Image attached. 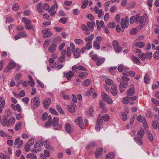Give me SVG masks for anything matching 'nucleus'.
<instances>
[{
	"label": "nucleus",
	"mask_w": 159,
	"mask_h": 159,
	"mask_svg": "<svg viewBox=\"0 0 159 159\" xmlns=\"http://www.w3.org/2000/svg\"><path fill=\"white\" fill-rule=\"evenodd\" d=\"M8 116H3V121L2 123V125L4 126H11L14 124L15 122V119L13 117L9 118Z\"/></svg>",
	"instance_id": "obj_1"
},
{
	"label": "nucleus",
	"mask_w": 159,
	"mask_h": 159,
	"mask_svg": "<svg viewBox=\"0 0 159 159\" xmlns=\"http://www.w3.org/2000/svg\"><path fill=\"white\" fill-rule=\"evenodd\" d=\"M40 100L37 96L33 98L31 100V106L33 109H36L40 105Z\"/></svg>",
	"instance_id": "obj_2"
},
{
	"label": "nucleus",
	"mask_w": 159,
	"mask_h": 159,
	"mask_svg": "<svg viewBox=\"0 0 159 159\" xmlns=\"http://www.w3.org/2000/svg\"><path fill=\"white\" fill-rule=\"evenodd\" d=\"M140 14L138 13L135 16V23L139 24L140 26H142L144 25L145 22L144 17L143 16H140Z\"/></svg>",
	"instance_id": "obj_3"
},
{
	"label": "nucleus",
	"mask_w": 159,
	"mask_h": 159,
	"mask_svg": "<svg viewBox=\"0 0 159 159\" xmlns=\"http://www.w3.org/2000/svg\"><path fill=\"white\" fill-rule=\"evenodd\" d=\"M41 32L43 34V37L44 39L50 37L52 35V33L51 32L50 30L48 28H45L42 30Z\"/></svg>",
	"instance_id": "obj_4"
},
{
	"label": "nucleus",
	"mask_w": 159,
	"mask_h": 159,
	"mask_svg": "<svg viewBox=\"0 0 159 159\" xmlns=\"http://www.w3.org/2000/svg\"><path fill=\"white\" fill-rule=\"evenodd\" d=\"M129 80L128 78H124L123 77L122 79L120 80V85L124 88H126L128 85V82Z\"/></svg>",
	"instance_id": "obj_5"
},
{
	"label": "nucleus",
	"mask_w": 159,
	"mask_h": 159,
	"mask_svg": "<svg viewBox=\"0 0 159 159\" xmlns=\"http://www.w3.org/2000/svg\"><path fill=\"white\" fill-rule=\"evenodd\" d=\"M101 95L103 101L107 102L109 104H111L112 103V100L107 93L104 92H102Z\"/></svg>",
	"instance_id": "obj_6"
},
{
	"label": "nucleus",
	"mask_w": 159,
	"mask_h": 159,
	"mask_svg": "<svg viewBox=\"0 0 159 159\" xmlns=\"http://www.w3.org/2000/svg\"><path fill=\"white\" fill-rule=\"evenodd\" d=\"M112 45L116 52L120 53L121 52L122 48L119 46V43L117 40H114L113 41Z\"/></svg>",
	"instance_id": "obj_7"
},
{
	"label": "nucleus",
	"mask_w": 159,
	"mask_h": 159,
	"mask_svg": "<svg viewBox=\"0 0 159 159\" xmlns=\"http://www.w3.org/2000/svg\"><path fill=\"white\" fill-rule=\"evenodd\" d=\"M16 66V63L14 62H11L8 64L7 68H5L4 71L5 72H8L14 68Z\"/></svg>",
	"instance_id": "obj_8"
},
{
	"label": "nucleus",
	"mask_w": 159,
	"mask_h": 159,
	"mask_svg": "<svg viewBox=\"0 0 159 159\" xmlns=\"http://www.w3.org/2000/svg\"><path fill=\"white\" fill-rule=\"evenodd\" d=\"M135 93L134 85L133 84L130 86V87L127 91V94L129 96H132Z\"/></svg>",
	"instance_id": "obj_9"
},
{
	"label": "nucleus",
	"mask_w": 159,
	"mask_h": 159,
	"mask_svg": "<svg viewBox=\"0 0 159 159\" xmlns=\"http://www.w3.org/2000/svg\"><path fill=\"white\" fill-rule=\"evenodd\" d=\"M127 18V20H125L123 18H122L121 20V25L123 29L125 28H127L128 26V18L127 17H126Z\"/></svg>",
	"instance_id": "obj_10"
},
{
	"label": "nucleus",
	"mask_w": 159,
	"mask_h": 159,
	"mask_svg": "<svg viewBox=\"0 0 159 159\" xmlns=\"http://www.w3.org/2000/svg\"><path fill=\"white\" fill-rule=\"evenodd\" d=\"M14 144L16 145L17 144V148L18 149L21 148L23 145V142L22 140H20V138H17L16 139L14 142Z\"/></svg>",
	"instance_id": "obj_11"
},
{
	"label": "nucleus",
	"mask_w": 159,
	"mask_h": 159,
	"mask_svg": "<svg viewBox=\"0 0 159 159\" xmlns=\"http://www.w3.org/2000/svg\"><path fill=\"white\" fill-rule=\"evenodd\" d=\"M11 107L15 111H17L19 112L22 111L20 105L18 104L15 105L13 104H11Z\"/></svg>",
	"instance_id": "obj_12"
},
{
	"label": "nucleus",
	"mask_w": 159,
	"mask_h": 159,
	"mask_svg": "<svg viewBox=\"0 0 159 159\" xmlns=\"http://www.w3.org/2000/svg\"><path fill=\"white\" fill-rule=\"evenodd\" d=\"M103 149L102 148L97 149L95 152V157L96 158H98L99 156H102L103 153Z\"/></svg>",
	"instance_id": "obj_13"
},
{
	"label": "nucleus",
	"mask_w": 159,
	"mask_h": 159,
	"mask_svg": "<svg viewBox=\"0 0 159 159\" xmlns=\"http://www.w3.org/2000/svg\"><path fill=\"white\" fill-rule=\"evenodd\" d=\"M51 102V99L50 98H48L45 99L43 102V106L45 109H47L48 108Z\"/></svg>",
	"instance_id": "obj_14"
},
{
	"label": "nucleus",
	"mask_w": 159,
	"mask_h": 159,
	"mask_svg": "<svg viewBox=\"0 0 159 159\" xmlns=\"http://www.w3.org/2000/svg\"><path fill=\"white\" fill-rule=\"evenodd\" d=\"M65 130L68 133H70L72 131L71 125L69 123L66 124L65 126Z\"/></svg>",
	"instance_id": "obj_15"
},
{
	"label": "nucleus",
	"mask_w": 159,
	"mask_h": 159,
	"mask_svg": "<svg viewBox=\"0 0 159 159\" xmlns=\"http://www.w3.org/2000/svg\"><path fill=\"white\" fill-rule=\"evenodd\" d=\"M72 52L75 58H78L80 57L81 51L79 48H76L75 50H72Z\"/></svg>",
	"instance_id": "obj_16"
},
{
	"label": "nucleus",
	"mask_w": 159,
	"mask_h": 159,
	"mask_svg": "<svg viewBox=\"0 0 159 159\" xmlns=\"http://www.w3.org/2000/svg\"><path fill=\"white\" fill-rule=\"evenodd\" d=\"M57 48V45L52 43L51 45L48 47V51L50 52H54Z\"/></svg>",
	"instance_id": "obj_17"
},
{
	"label": "nucleus",
	"mask_w": 159,
	"mask_h": 159,
	"mask_svg": "<svg viewBox=\"0 0 159 159\" xmlns=\"http://www.w3.org/2000/svg\"><path fill=\"white\" fill-rule=\"evenodd\" d=\"M111 92L113 96H115L117 93V90L116 86L115 85L111 86Z\"/></svg>",
	"instance_id": "obj_18"
},
{
	"label": "nucleus",
	"mask_w": 159,
	"mask_h": 159,
	"mask_svg": "<svg viewBox=\"0 0 159 159\" xmlns=\"http://www.w3.org/2000/svg\"><path fill=\"white\" fill-rule=\"evenodd\" d=\"M76 121L78 123L79 126L81 129H83L84 128V123L81 118L79 117L76 120Z\"/></svg>",
	"instance_id": "obj_19"
},
{
	"label": "nucleus",
	"mask_w": 159,
	"mask_h": 159,
	"mask_svg": "<svg viewBox=\"0 0 159 159\" xmlns=\"http://www.w3.org/2000/svg\"><path fill=\"white\" fill-rule=\"evenodd\" d=\"M94 9L95 12L97 14H98V17H101L103 14L102 9H100V10H99V9L97 6H95V7Z\"/></svg>",
	"instance_id": "obj_20"
},
{
	"label": "nucleus",
	"mask_w": 159,
	"mask_h": 159,
	"mask_svg": "<svg viewBox=\"0 0 159 159\" xmlns=\"http://www.w3.org/2000/svg\"><path fill=\"white\" fill-rule=\"evenodd\" d=\"M87 27H88V28L89 29L91 30H93L94 29V26L95 27V24L94 21H93L92 22H87Z\"/></svg>",
	"instance_id": "obj_21"
},
{
	"label": "nucleus",
	"mask_w": 159,
	"mask_h": 159,
	"mask_svg": "<svg viewBox=\"0 0 159 159\" xmlns=\"http://www.w3.org/2000/svg\"><path fill=\"white\" fill-rule=\"evenodd\" d=\"M132 60L134 63L137 64L139 65L141 63V61L139 58L134 56L132 57Z\"/></svg>",
	"instance_id": "obj_22"
},
{
	"label": "nucleus",
	"mask_w": 159,
	"mask_h": 159,
	"mask_svg": "<svg viewBox=\"0 0 159 159\" xmlns=\"http://www.w3.org/2000/svg\"><path fill=\"white\" fill-rule=\"evenodd\" d=\"M61 38L60 37L57 36L53 40L52 43L56 45L57 46V44L61 42Z\"/></svg>",
	"instance_id": "obj_23"
},
{
	"label": "nucleus",
	"mask_w": 159,
	"mask_h": 159,
	"mask_svg": "<svg viewBox=\"0 0 159 159\" xmlns=\"http://www.w3.org/2000/svg\"><path fill=\"white\" fill-rule=\"evenodd\" d=\"M34 149L36 150V153L37 151H40L41 150V147L38 142L35 143L34 145Z\"/></svg>",
	"instance_id": "obj_24"
},
{
	"label": "nucleus",
	"mask_w": 159,
	"mask_h": 159,
	"mask_svg": "<svg viewBox=\"0 0 159 159\" xmlns=\"http://www.w3.org/2000/svg\"><path fill=\"white\" fill-rule=\"evenodd\" d=\"M43 144L45 148L48 149V150H51L52 148L50 146V142L48 140H45V141L43 142Z\"/></svg>",
	"instance_id": "obj_25"
},
{
	"label": "nucleus",
	"mask_w": 159,
	"mask_h": 159,
	"mask_svg": "<svg viewBox=\"0 0 159 159\" xmlns=\"http://www.w3.org/2000/svg\"><path fill=\"white\" fill-rule=\"evenodd\" d=\"M135 45L136 46L139 48H141L144 47L145 46V43L144 42H138L136 43L135 45L133 44V46L134 47Z\"/></svg>",
	"instance_id": "obj_26"
},
{
	"label": "nucleus",
	"mask_w": 159,
	"mask_h": 159,
	"mask_svg": "<svg viewBox=\"0 0 159 159\" xmlns=\"http://www.w3.org/2000/svg\"><path fill=\"white\" fill-rule=\"evenodd\" d=\"M22 20L25 24V25H30L31 23V21L28 18L23 17L22 18Z\"/></svg>",
	"instance_id": "obj_27"
},
{
	"label": "nucleus",
	"mask_w": 159,
	"mask_h": 159,
	"mask_svg": "<svg viewBox=\"0 0 159 159\" xmlns=\"http://www.w3.org/2000/svg\"><path fill=\"white\" fill-rule=\"evenodd\" d=\"M74 73L71 71H70L66 74V77L68 80H70L71 78L74 76Z\"/></svg>",
	"instance_id": "obj_28"
},
{
	"label": "nucleus",
	"mask_w": 159,
	"mask_h": 159,
	"mask_svg": "<svg viewBox=\"0 0 159 159\" xmlns=\"http://www.w3.org/2000/svg\"><path fill=\"white\" fill-rule=\"evenodd\" d=\"M94 37V34H91L89 35L88 37L85 38V40L88 42H92L93 38Z\"/></svg>",
	"instance_id": "obj_29"
},
{
	"label": "nucleus",
	"mask_w": 159,
	"mask_h": 159,
	"mask_svg": "<svg viewBox=\"0 0 159 159\" xmlns=\"http://www.w3.org/2000/svg\"><path fill=\"white\" fill-rule=\"evenodd\" d=\"M67 109L68 111L71 112H73L75 111L74 105H69L67 107Z\"/></svg>",
	"instance_id": "obj_30"
},
{
	"label": "nucleus",
	"mask_w": 159,
	"mask_h": 159,
	"mask_svg": "<svg viewBox=\"0 0 159 159\" xmlns=\"http://www.w3.org/2000/svg\"><path fill=\"white\" fill-rule=\"evenodd\" d=\"M99 107L100 108L102 109L103 112H106V109L105 108V104L102 101H101L100 102Z\"/></svg>",
	"instance_id": "obj_31"
},
{
	"label": "nucleus",
	"mask_w": 159,
	"mask_h": 159,
	"mask_svg": "<svg viewBox=\"0 0 159 159\" xmlns=\"http://www.w3.org/2000/svg\"><path fill=\"white\" fill-rule=\"evenodd\" d=\"M91 82V80L90 79H87L83 81L82 83L83 85L86 87L88 86Z\"/></svg>",
	"instance_id": "obj_32"
},
{
	"label": "nucleus",
	"mask_w": 159,
	"mask_h": 159,
	"mask_svg": "<svg viewBox=\"0 0 159 159\" xmlns=\"http://www.w3.org/2000/svg\"><path fill=\"white\" fill-rule=\"evenodd\" d=\"M105 61V58L104 57H102L98 59L96 65L99 66L103 63Z\"/></svg>",
	"instance_id": "obj_33"
},
{
	"label": "nucleus",
	"mask_w": 159,
	"mask_h": 159,
	"mask_svg": "<svg viewBox=\"0 0 159 159\" xmlns=\"http://www.w3.org/2000/svg\"><path fill=\"white\" fill-rule=\"evenodd\" d=\"M56 108L59 113L62 115H64L65 113L64 111L60 105H57L56 106Z\"/></svg>",
	"instance_id": "obj_34"
},
{
	"label": "nucleus",
	"mask_w": 159,
	"mask_h": 159,
	"mask_svg": "<svg viewBox=\"0 0 159 159\" xmlns=\"http://www.w3.org/2000/svg\"><path fill=\"white\" fill-rule=\"evenodd\" d=\"M26 157L27 158H30L31 159H36L37 156L34 154L29 153L27 155Z\"/></svg>",
	"instance_id": "obj_35"
},
{
	"label": "nucleus",
	"mask_w": 159,
	"mask_h": 159,
	"mask_svg": "<svg viewBox=\"0 0 159 159\" xmlns=\"http://www.w3.org/2000/svg\"><path fill=\"white\" fill-rule=\"evenodd\" d=\"M88 74L87 72H82L79 74V77L82 79H84L86 78Z\"/></svg>",
	"instance_id": "obj_36"
},
{
	"label": "nucleus",
	"mask_w": 159,
	"mask_h": 159,
	"mask_svg": "<svg viewBox=\"0 0 159 159\" xmlns=\"http://www.w3.org/2000/svg\"><path fill=\"white\" fill-rule=\"evenodd\" d=\"M96 145V143L94 142L90 143L87 145L86 147L87 149L92 148Z\"/></svg>",
	"instance_id": "obj_37"
},
{
	"label": "nucleus",
	"mask_w": 159,
	"mask_h": 159,
	"mask_svg": "<svg viewBox=\"0 0 159 159\" xmlns=\"http://www.w3.org/2000/svg\"><path fill=\"white\" fill-rule=\"evenodd\" d=\"M114 157V155L113 153L112 152H110L107 154L106 159H113Z\"/></svg>",
	"instance_id": "obj_38"
},
{
	"label": "nucleus",
	"mask_w": 159,
	"mask_h": 159,
	"mask_svg": "<svg viewBox=\"0 0 159 159\" xmlns=\"http://www.w3.org/2000/svg\"><path fill=\"white\" fill-rule=\"evenodd\" d=\"M89 1L88 0H84L82 2V4L81 6V7L83 9H84L87 6L88 4Z\"/></svg>",
	"instance_id": "obj_39"
},
{
	"label": "nucleus",
	"mask_w": 159,
	"mask_h": 159,
	"mask_svg": "<svg viewBox=\"0 0 159 159\" xmlns=\"http://www.w3.org/2000/svg\"><path fill=\"white\" fill-rule=\"evenodd\" d=\"M54 126V129L55 130H60L62 127L61 125L59 124H55L54 125H52Z\"/></svg>",
	"instance_id": "obj_40"
},
{
	"label": "nucleus",
	"mask_w": 159,
	"mask_h": 159,
	"mask_svg": "<svg viewBox=\"0 0 159 159\" xmlns=\"http://www.w3.org/2000/svg\"><path fill=\"white\" fill-rule=\"evenodd\" d=\"M101 116L100 115H99L97 119V124L102 125V123L103 120L102 119H101Z\"/></svg>",
	"instance_id": "obj_41"
},
{
	"label": "nucleus",
	"mask_w": 159,
	"mask_h": 159,
	"mask_svg": "<svg viewBox=\"0 0 159 159\" xmlns=\"http://www.w3.org/2000/svg\"><path fill=\"white\" fill-rule=\"evenodd\" d=\"M144 80L145 84H147L150 81L149 76L148 74H146L145 75Z\"/></svg>",
	"instance_id": "obj_42"
},
{
	"label": "nucleus",
	"mask_w": 159,
	"mask_h": 159,
	"mask_svg": "<svg viewBox=\"0 0 159 159\" xmlns=\"http://www.w3.org/2000/svg\"><path fill=\"white\" fill-rule=\"evenodd\" d=\"M5 102L4 100H3L2 102L0 104V114L2 112V111L5 105Z\"/></svg>",
	"instance_id": "obj_43"
},
{
	"label": "nucleus",
	"mask_w": 159,
	"mask_h": 159,
	"mask_svg": "<svg viewBox=\"0 0 159 159\" xmlns=\"http://www.w3.org/2000/svg\"><path fill=\"white\" fill-rule=\"evenodd\" d=\"M138 56L142 61H144L146 58V54L144 53H142L140 54H139Z\"/></svg>",
	"instance_id": "obj_44"
},
{
	"label": "nucleus",
	"mask_w": 159,
	"mask_h": 159,
	"mask_svg": "<svg viewBox=\"0 0 159 159\" xmlns=\"http://www.w3.org/2000/svg\"><path fill=\"white\" fill-rule=\"evenodd\" d=\"M81 28L83 31H89L90 30L87 27V26L84 24H83L81 25Z\"/></svg>",
	"instance_id": "obj_45"
},
{
	"label": "nucleus",
	"mask_w": 159,
	"mask_h": 159,
	"mask_svg": "<svg viewBox=\"0 0 159 159\" xmlns=\"http://www.w3.org/2000/svg\"><path fill=\"white\" fill-rule=\"evenodd\" d=\"M102 120H103L104 121L107 122L109 121L110 118L109 117L108 115L107 114H105L102 117Z\"/></svg>",
	"instance_id": "obj_46"
},
{
	"label": "nucleus",
	"mask_w": 159,
	"mask_h": 159,
	"mask_svg": "<svg viewBox=\"0 0 159 159\" xmlns=\"http://www.w3.org/2000/svg\"><path fill=\"white\" fill-rule=\"evenodd\" d=\"M21 125L22 124L21 122L16 123L15 126V129L17 131L20 129L21 128Z\"/></svg>",
	"instance_id": "obj_47"
},
{
	"label": "nucleus",
	"mask_w": 159,
	"mask_h": 159,
	"mask_svg": "<svg viewBox=\"0 0 159 159\" xmlns=\"http://www.w3.org/2000/svg\"><path fill=\"white\" fill-rule=\"evenodd\" d=\"M20 38H26L27 37V35L26 32L22 31L18 33Z\"/></svg>",
	"instance_id": "obj_48"
},
{
	"label": "nucleus",
	"mask_w": 159,
	"mask_h": 159,
	"mask_svg": "<svg viewBox=\"0 0 159 159\" xmlns=\"http://www.w3.org/2000/svg\"><path fill=\"white\" fill-rule=\"evenodd\" d=\"M42 3H39L37 6V9L39 12L41 13L43 11V9L42 8Z\"/></svg>",
	"instance_id": "obj_49"
},
{
	"label": "nucleus",
	"mask_w": 159,
	"mask_h": 159,
	"mask_svg": "<svg viewBox=\"0 0 159 159\" xmlns=\"http://www.w3.org/2000/svg\"><path fill=\"white\" fill-rule=\"evenodd\" d=\"M67 21V19L65 17H62L59 20V22L63 24H65Z\"/></svg>",
	"instance_id": "obj_50"
},
{
	"label": "nucleus",
	"mask_w": 159,
	"mask_h": 159,
	"mask_svg": "<svg viewBox=\"0 0 159 159\" xmlns=\"http://www.w3.org/2000/svg\"><path fill=\"white\" fill-rule=\"evenodd\" d=\"M52 41V40L50 39H46L44 42V46H48L49 43H50Z\"/></svg>",
	"instance_id": "obj_51"
},
{
	"label": "nucleus",
	"mask_w": 159,
	"mask_h": 159,
	"mask_svg": "<svg viewBox=\"0 0 159 159\" xmlns=\"http://www.w3.org/2000/svg\"><path fill=\"white\" fill-rule=\"evenodd\" d=\"M49 111L52 114H53L54 115L57 116L58 114L56 111L52 108H50L49 109Z\"/></svg>",
	"instance_id": "obj_52"
},
{
	"label": "nucleus",
	"mask_w": 159,
	"mask_h": 159,
	"mask_svg": "<svg viewBox=\"0 0 159 159\" xmlns=\"http://www.w3.org/2000/svg\"><path fill=\"white\" fill-rule=\"evenodd\" d=\"M152 102L154 104L157 106H159V101L154 98H152L151 99Z\"/></svg>",
	"instance_id": "obj_53"
},
{
	"label": "nucleus",
	"mask_w": 159,
	"mask_h": 159,
	"mask_svg": "<svg viewBox=\"0 0 159 159\" xmlns=\"http://www.w3.org/2000/svg\"><path fill=\"white\" fill-rule=\"evenodd\" d=\"M107 26L109 27L114 28L116 26V24L115 22H111L108 23Z\"/></svg>",
	"instance_id": "obj_54"
},
{
	"label": "nucleus",
	"mask_w": 159,
	"mask_h": 159,
	"mask_svg": "<svg viewBox=\"0 0 159 159\" xmlns=\"http://www.w3.org/2000/svg\"><path fill=\"white\" fill-rule=\"evenodd\" d=\"M34 139H31L28 141L27 144L29 145V146H31L34 144Z\"/></svg>",
	"instance_id": "obj_55"
},
{
	"label": "nucleus",
	"mask_w": 159,
	"mask_h": 159,
	"mask_svg": "<svg viewBox=\"0 0 159 159\" xmlns=\"http://www.w3.org/2000/svg\"><path fill=\"white\" fill-rule=\"evenodd\" d=\"M130 100L129 98L124 97L123 100V102L124 104H127L129 102Z\"/></svg>",
	"instance_id": "obj_56"
},
{
	"label": "nucleus",
	"mask_w": 159,
	"mask_h": 159,
	"mask_svg": "<svg viewBox=\"0 0 159 159\" xmlns=\"http://www.w3.org/2000/svg\"><path fill=\"white\" fill-rule=\"evenodd\" d=\"M59 118L57 117H54L53 119L52 125H54L55 124H58L59 121Z\"/></svg>",
	"instance_id": "obj_57"
},
{
	"label": "nucleus",
	"mask_w": 159,
	"mask_h": 159,
	"mask_svg": "<svg viewBox=\"0 0 159 159\" xmlns=\"http://www.w3.org/2000/svg\"><path fill=\"white\" fill-rule=\"evenodd\" d=\"M93 46L97 49H100V46L99 44L98 43L97 41H94L93 43Z\"/></svg>",
	"instance_id": "obj_58"
},
{
	"label": "nucleus",
	"mask_w": 159,
	"mask_h": 159,
	"mask_svg": "<svg viewBox=\"0 0 159 159\" xmlns=\"http://www.w3.org/2000/svg\"><path fill=\"white\" fill-rule=\"evenodd\" d=\"M152 125L154 129H156L158 126L157 122L156 121H153L152 122Z\"/></svg>",
	"instance_id": "obj_59"
},
{
	"label": "nucleus",
	"mask_w": 159,
	"mask_h": 159,
	"mask_svg": "<svg viewBox=\"0 0 159 159\" xmlns=\"http://www.w3.org/2000/svg\"><path fill=\"white\" fill-rule=\"evenodd\" d=\"M121 116H122V120L123 121H125L127 119V115L125 113H121Z\"/></svg>",
	"instance_id": "obj_60"
},
{
	"label": "nucleus",
	"mask_w": 159,
	"mask_h": 159,
	"mask_svg": "<svg viewBox=\"0 0 159 159\" xmlns=\"http://www.w3.org/2000/svg\"><path fill=\"white\" fill-rule=\"evenodd\" d=\"M19 7L18 4L16 3L12 6V9L14 11H17L19 9Z\"/></svg>",
	"instance_id": "obj_61"
},
{
	"label": "nucleus",
	"mask_w": 159,
	"mask_h": 159,
	"mask_svg": "<svg viewBox=\"0 0 159 159\" xmlns=\"http://www.w3.org/2000/svg\"><path fill=\"white\" fill-rule=\"evenodd\" d=\"M146 115L148 117L151 118L153 116V115L152 114L151 111L148 110L147 111Z\"/></svg>",
	"instance_id": "obj_62"
},
{
	"label": "nucleus",
	"mask_w": 159,
	"mask_h": 159,
	"mask_svg": "<svg viewBox=\"0 0 159 159\" xmlns=\"http://www.w3.org/2000/svg\"><path fill=\"white\" fill-rule=\"evenodd\" d=\"M94 91V89L92 88L90 89V90H89L87 93V95L88 96H89L92 94H93V92Z\"/></svg>",
	"instance_id": "obj_63"
},
{
	"label": "nucleus",
	"mask_w": 159,
	"mask_h": 159,
	"mask_svg": "<svg viewBox=\"0 0 159 159\" xmlns=\"http://www.w3.org/2000/svg\"><path fill=\"white\" fill-rule=\"evenodd\" d=\"M153 56L154 58L157 59H159V52H155Z\"/></svg>",
	"instance_id": "obj_64"
}]
</instances>
